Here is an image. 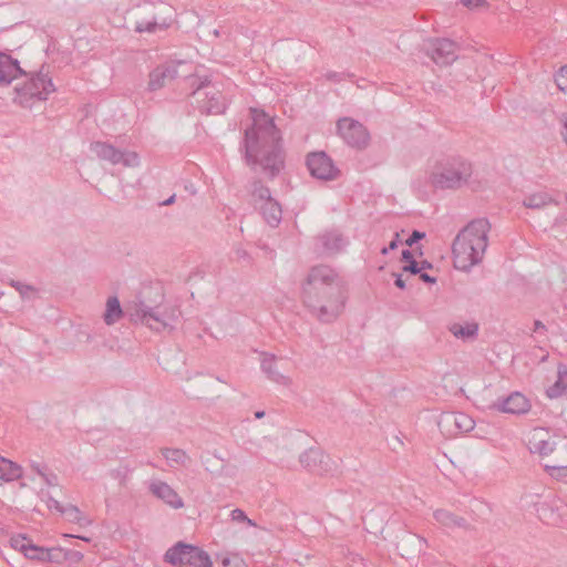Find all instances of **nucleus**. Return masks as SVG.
Wrapping results in <instances>:
<instances>
[{"label": "nucleus", "mask_w": 567, "mask_h": 567, "mask_svg": "<svg viewBox=\"0 0 567 567\" xmlns=\"http://www.w3.org/2000/svg\"><path fill=\"white\" fill-rule=\"evenodd\" d=\"M250 163L272 179L285 167L281 133L275 124V116L264 109L250 106Z\"/></svg>", "instance_id": "1"}, {"label": "nucleus", "mask_w": 567, "mask_h": 567, "mask_svg": "<svg viewBox=\"0 0 567 567\" xmlns=\"http://www.w3.org/2000/svg\"><path fill=\"white\" fill-rule=\"evenodd\" d=\"M346 295L341 280L328 266L311 268L303 285V303L321 322L334 321L342 312Z\"/></svg>", "instance_id": "2"}, {"label": "nucleus", "mask_w": 567, "mask_h": 567, "mask_svg": "<svg viewBox=\"0 0 567 567\" xmlns=\"http://www.w3.org/2000/svg\"><path fill=\"white\" fill-rule=\"evenodd\" d=\"M491 224L486 218L468 223L455 237L452 245L454 267L468 271L482 261L486 251Z\"/></svg>", "instance_id": "3"}, {"label": "nucleus", "mask_w": 567, "mask_h": 567, "mask_svg": "<svg viewBox=\"0 0 567 567\" xmlns=\"http://www.w3.org/2000/svg\"><path fill=\"white\" fill-rule=\"evenodd\" d=\"M473 174L472 164L454 157L437 163L430 174V184L436 189H457L470 185Z\"/></svg>", "instance_id": "4"}, {"label": "nucleus", "mask_w": 567, "mask_h": 567, "mask_svg": "<svg viewBox=\"0 0 567 567\" xmlns=\"http://www.w3.org/2000/svg\"><path fill=\"white\" fill-rule=\"evenodd\" d=\"M130 13L137 33L166 30L173 21V10L164 2H145L133 8Z\"/></svg>", "instance_id": "5"}, {"label": "nucleus", "mask_w": 567, "mask_h": 567, "mask_svg": "<svg viewBox=\"0 0 567 567\" xmlns=\"http://www.w3.org/2000/svg\"><path fill=\"white\" fill-rule=\"evenodd\" d=\"M189 86L193 89L192 96L196 100L198 109L203 114H223L227 107L221 91L207 76H187Z\"/></svg>", "instance_id": "6"}, {"label": "nucleus", "mask_w": 567, "mask_h": 567, "mask_svg": "<svg viewBox=\"0 0 567 567\" xmlns=\"http://www.w3.org/2000/svg\"><path fill=\"white\" fill-rule=\"evenodd\" d=\"M13 101L22 107H31L35 101H47L49 95L55 91L49 72L42 65L38 72L31 73L29 81L22 86H16Z\"/></svg>", "instance_id": "7"}, {"label": "nucleus", "mask_w": 567, "mask_h": 567, "mask_svg": "<svg viewBox=\"0 0 567 567\" xmlns=\"http://www.w3.org/2000/svg\"><path fill=\"white\" fill-rule=\"evenodd\" d=\"M179 316L181 311L177 308L150 307L143 301L136 305L134 312L131 313L134 321H141L155 331L173 328Z\"/></svg>", "instance_id": "8"}, {"label": "nucleus", "mask_w": 567, "mask_h": 567, "mask_svg": "<svg viewBox=\"0 0 567 567\" xmlns=\"http://www.w3.org/2000/svg\"><path fill=\"white\" fill-rule=\"evenodd\" d=\"M165 561L178 567H213L209 555L202 548L178 542L165 553Z\"/></svg>", "instance_id": "9"}, {"label": "nucleus", "mask_w": 567, "mask_h": 567, "mask_svg": "<svg viewBox=\"0 0 567 567\" xmlns=\"http://www.w3.org/2000/svg\"><path fill=\"white\" fill-rule=\"evenodd\" d=\"M251 196L255 208L259 210L262 219L271 227H277L282 217L280 204L271 197L270 189L260 184H255Z\"/></svg>", "instance_id": "10"}, {"label": "nucleus", "mask_w": 567, "mask_h": 567, "mask_svg": "<svg viewBox=\"0 0 567 567\" xmlns=\"http://www.w3.org/2000/svg\"><path fill=\"white\" fill-rule=\"evenodd\" d=\"M90 150L97 158L110 162L112 165L122 164L125 167L140 166V156L136 152L121 151L107 142H92Z\"/></svg>", "instance_id": "11"}, {"label": "nucleus", "mask_w": 567, "mask_h": 567, "mask_svg": "<svg viewBox=\"0 0 567 567\" xmlns=\"http://www.w3.org/2000/svg\"><path fill=\"white\" fill-rule=\"evenodd\" d=\"M337 130L342 140L353 148L363 150L369 145L370 134L367 127L353 118H340L337 122Z\"/></svg>", "instance_id": "12"}, {"label": "nucleus", "mask_w": 567, "mask_h": 567, "mask_svg": "<svg viewBox=\"0 0 567 567\" xmlns=\"http://www.w3.org/2000/svg\"><path fill=\"white\" fill-rule=\"evenodd\" d=\"M422 50L437 65H450L456 60L457 44L446 38H435L424 41Z\"/></svg>", "instance_id": "13"}, {"label": "nucleus", "mask_w": 567, "mask_h": 567, "mask_svg": "<svg viewBox=\"0 0 567 567\" xmlns=\"http://www.w3.org/2000/svg\"><path fill=\"white\" fill-rule=\"evenodd\" d=\"M299 462L303 468L317 474L326 475L332 473L337 464L319 447H310L299 456Z\"/></svg>", "instance_id": "14"}, {"label": "nucleus", "mask_w": 567, "mask_h": 567, "mask_svg": "<svg viewBox=\"0 0 567 567\" xmlns=\"http://www.w3.org/2000/svg\"><path fill=\"white\" fill-rule=\"evenodd\" d=\"M306 164L311 176L318 179L333 181L340 174L339 168L324 152L310 153Z\"/></svg>", "instance_id": "15"}, {"label": "nucleus", "mask_w": 567, "mask_h": 567, "mask_svg": "<svg viewBox=\"0 0 567 567\" xmlns=\"http://www.w3.org/2000/svg\"><path fill=\"white\" fill-rule=\"evenodd\" d=\"M184 62H166L157 65L148 74L147 91L155 92L165 86L167 81H172L178 76V66Z\"/></svg>", "instance_id": "16"}, {"label": "nucleus", "mask_w": 567, "mask_h": 567, "mask_svg": "<svg viewBox=\"0 0 567 567\" xmlns=\"http://www.w3.org/2000/svg\"><path fill=\"white\" fill-rule=\"evenodd\" d=\"M527 447L530 453L547 456L555 451L556 442L546 429L535 427L528 434Z\"/></svg>", "instance_id": "17"}, {"label": "nucleus", "mask_w": 567, "mask_h": 567, "mask_svg": "<svg viewBox=\"0 0 567 567\" xmlns=\"http://www.w3.org/2000/svg\"><path fill=\"white\" fill-rule=\"evenodd\" d=\"M530 406L529 400L520 392H513L493 404V408L499 412L517 415L527 413Z\"/></svg>", "instance_id": "18"}, {"label": "nucleus", "mask_w": 567, "mask_h": 567, "mask_svg": "<svg viewBox=\"0 0 567 567\" xmlns=\"http://www.w3.org/2000/svg\"><path fill=\"white\" fill-rule=\"evenodd\" d=\"M150 492L171 507L178 509L184 506L182 497L166 482L154 480L150 483Z\"/></svg>", "instance_id": "19"}, {"label": "nucleus", "mask_w": 567, "mask_h": 567, "mask_svg": "<svg viewBox=\"0 0 567 567\" xmlns=\"http://www.w3.org/2000/svg\"><path fill=\"white\" fill-rule=\"evenodd\" d=\"M18 75H27L19 61L7 53L0 52V84L8 85Z\"/></svg>", "instance_id": "20"}, {"label": "nucleus", "mask_w": 567, "mask_h": 567, "mask_svg": "<svg viewBox=\"0 0 567 567\" xmlns=\"http://www.w3.org/2000/svg\"><path fill=\"white\" fill-rule=\"evenodd\" d=\"M254 353L257 355L256 360L260 362V368L262 372L267 375V378L278 384L287 385L290 383L289 378L285 377L284 374L279 373L275 369L276 364V358L272 354H268L265 352H258L254 351Z\"/></svg>", "instance_id": "21"}, {"label": "nucleus", "mask_w": 567, "mask_h": 567, "mask_svg": "<svg viewBox=\"0 0 567 567\" xmlns=\"http://www.w3.org/2000/svg\"><path fill=\"white\" fill-rule=\"evenodd\" d=\"M317 245L324 254H336L342 250L347 245L344 237L337 230H331L322 234L317 239Z\"/></svg>", "instance_id": "22"}, {"label": "nucleus", "mask_w": 567, "mask_h": 567, "mask_svg": "<svg viewBox=\"0 0 567 567\" xmlns=\"http://www.w3.org/2000/svg\"><path fill=\"white\" fill-rule=\"evenodd\" d=\"M540 516L548 520L549 524L559 525L565 522L567 517V505H563L560 502L553 501L550 503L542 504L538 509Z\"/></svg>", "instance_id": "23"}, {"label": "nucleus", "mask_w": 567, "mask_h": 567, "mask_svg": "<svg viewBox=\"0 0 567 567\" xmlns=\"http://www.w3.org/2000/svg\"><path fill=\"white\" fill-rule=\"evenodd\" d=\"M434 519L444 528H464L468 527V523L465 518L457 516L446 509H436L433 513Z\"/></svg>", "instance_id": "24"}, {"label": "nucleus", "mask_w": 567, "mask_h": 567, "mask_svg": "<svg viewBox=\"0 0 567 567\" xmlns=\"http://www.w3.org/2000/svg\"><path fill=\"white\" fill-rule=\"evenodd\" d=\"M22 467L3 456H0V480L3 482H13L22 477Z\"/></svg>", "instance_id": "25"}, {"label": "nucleus", "mask_w": 567, "mask_h": 567, "mask_svg": "<svg viewBox=\"0 0 567 567\" xmlns=\"http://www.w3.org/2000/svg\"><path fill=\"white\" fill-rule=\"evenodd\" d=\"M567 389V365L559 363L557 367V380L546 390V394L550 399L559 398Z\"/></svg>", "instance_id": "26"}, {"label": "nucleus", "mask_w": 567, "mask_h": 567, "mask_svg": "<svg viewBox=\"0 0 567 567\" xmlns=\"http://www.w3.org/2000/svg\"><path fill=\"white\" fill-rule=\"evenodd\" d=\"M549 204L557 205V202L546 192L529 194L523 199V205L530 209H542Z\"/></svg>", "instance_id": "27"}, {"label": "nucleus", "mask_w": 567, "mask_h": 567, "mask_svg": "<svg viewBox=\"0 0 567 567\" xmlns=\"http://www.w3.org/2000/svg\"><path fill=\"white\" fill-rule=\"evenodd\" d=\"M450 332L457 339L474 340L478 334V324L476 322H467L465 324L453 323Z\"/></svg>", "instance_id": "28"}, {"label": "nucleus", "mask_w": 567, "mask_h": 567, "mask_svg": "<svg viewBox=\"0 0 567 567\" xmlns=\"http://www.w3.org/2000/svg\"><path fill=\"white\" fill-rule=\"evenodd\" d=\"M123 317V310L116 296L110 297L106 301V309L103 320L107 326L116 323Z\"/></svg>", "instance_id": "29"}, {"label": "nucleus", "mask_w": 567, "mask_h": 567, "mask_svg": "<svg viewBox=\"0 0 567 567\" xmlns=\"http://www.w3.org/2000/svg\"><path fill=\"white\" fill-rule=\"evenodd\" d=\"M445 423H453L461 432H468L474 427V421L465 413H446L443 415Z\"/></svg>", "instance_id": "30"}, {"label": "nucleus", "mask_w": 567, "mask_h": 567, "mask_svg": "<svg viewBox=\"0 0 567 567\" xmlns=\"http://www.w3.org/2000/svg\"><path fill=\"white\" fill-rule=\"evenodd\" d=\"M162 455L167 461L169 466L185 465L188 460L187 454L179 449H162Z\"/></svg>", "instance_id": "31"}, {"label": "nucleus", "mask_w": 567, "mask_h": 567, "mask_svg": "<svg viewBox=\"0 0 567 567\" xmlns=\"http://www.w3.org/2000/svg\"><path fill=\"white\" fill-rule=\"evenodd\" d=\"M61 514L69 520V522H72V523H78L80 524L81 526H84V525H87L90 523L89 519H86L82 512L79 509L78 506L75 505H72V504H68L63 507V509L61 511Z\"/></svg>", "instance_id": "32"}, {"label": "nucleus", "mask_w": 567, "mask_h": 567, "mask_svg": "<svg viewBox=\"0 0 567 567\" xmlns=\"http://www.w3.org/2000/svg\"><path fill=\"white\" fill-rule=\"evenodd\" d=\"M9 285L14 288L22 299L33 300L38 296V288L32 285L23 284L21 281L11 279Z\"/></svg>", "instance_id": "33"}, {"label": "nucleus", "mask_w": 567, "mask_h": 567, "mask_svg": "<svg viewBox=\"0 0 567 567\" xmlns=\"http://www.w3.org/2000/svg\"><path fill=\"white\" fill-rule=\"evenodd\" d=\"M68 559V553L60 547L47 548L42 563L61 565Z\"/></svg>", "instance_id": "34"}, {"label": "nucleus", "mask_w": 567, "mask_h": 567, "mask_svg": "<svg viewBox=\"0 0 567 567\" xmlns=\"http://www.w3.org/2000/svg\"><path fill=\"white\" fill-rule=\"evenodd\" d=\"M402 260L406 262L403 267V271L410 272L412 275L420 274L419 262L415 260L414 255L411 250L404 249L402 251Z\"/></svg>", "instance_id": "35"}, {"label": "nucleus", "mask_w": 567, "mask_h": 567, "mask_svg": "<svg viewBox=\"0 0 567 567\" xmlns=\"http://www.w3.org/2000/svg\"><path fill=\"white\" fill-rule=\"evenodd\" d=\"M250 527H254V532H250V537H254L256 540L261 542L265 546L269 544V540L272 539V534L269 530L257 527V525L250 519Z\"/></svg>", "instance_id": "36"}, {"label": "nucleus", "mask_w": 567, "mask_h": 567, "mask_svg": "<svg viewBox=\"0 0 567 567\" xmlns=\"http://www.w3.org/2000/svg\"><path fill=\"white\" fill-rule=\"evenodd\" d=\"M31 539L22 534L14 535L10 538L11 547L23 554L28 550V545H31Z\"/></svg>", "instance_id": "37"}, {"label": "nucleus", "mask_w": 567, "mask_h": 567, "mask_svg": "<svg viewBox=\"0 0 567 567\" xmlns=\"http://www.w3.org/2000/svg\"><path fill=\"white\" fill-rule=\"evenodd\" d=\"M44 551L45 547H41L31 543V545H28V550L24 553V556L31 560L42 561Z\"/></svg>", "instance_id": "38"}, {"label": "nucleus", "mask_w": 567, "mask_h": 567, "mask_svg": "<svg viewBox=\"0 0 567 567\" xmlns=\"http://www.w3.org/2000/svg\"><path fill=\"white\" fill-rule=\"evenodd\" d=\"M555 83L560 91H567V65L561 66L556 73Z\"/></svg>", "instance_id": "39"}, {"label": "nucleus", "mask_w": 567, "mask_h": 567, "mask_svg": "<svg viewBox=\"0 0 567 567\" xmlns=\"http://www.w3.org/2000/svg\"><path fill=\"white\" fill-rule=\"evenodd\" d=\"M546 472L555 478H563L567 476V466L545 465Z\"/></svg>", "instance_id": "40"}, {"label": "nucleus", "mask_w": 567, "mask_h": 567, "mask_svg": "<svg viewBox=\"0 0 567 567\" xmlns=\"http://www.w3.org/2000/svg\"><path fill=\"white\" fill-rule=\"evenodd\" d=\"M224 567H246V564L243 558H240L237 554L231 556H227L223 559Z\"/></svg>", "instance_id": "41"}, {"label": "nucleus", "mask_w": 567, "mask_h": 567, "mask_svg": "<svg viewBox=\"0 0 567 567\" xmlns=\"http://www.w3.org/2000/svg\"><path fill=\"white\" fill-rule=\"evenodd\" d=\"M243 141L240 143L241 156L248 163V126L241 128Z\"/></svg>", "instance_id": "42"}, {"label": "nucleus", "mask_w": 567, "mask_h": 567, "mask_svg": "<svg viewBox=\"0 0 567 567\" xmlns=\"http://www.w3.org/2000/svg\"><path fill=\"white\" fill-rule=\"evenodd\" d=\"M425 237V233L420 230H413L410 237L405 240V245L412 247L414 244Z\"/></svg>", "instance_id": "43"}, {"label": "nucleus", "mask_w": 567, "mask_h": 567, "mask_svg": "<svg viewBox=\"0 0 567 567\" xmlns=\"http://www.w3.org/2000/svg\"><path fill=\"white\" fill-rule=\"evenodd\" d=\"M230 519L233 522H245V520H248V516L247 514L240 509V508H235L230 512Z\"/></svg>", "instance_id": "44"}, {"label": "nucleus", "mask_w": 567, "mask_h": 567, "mask_svg": "<svg viewBox=\"0 0 567 567\" xmlns=\"http://www.w3.org/2000/svg\"><path fill=\"white\" fill-rule=\"evenodd\" d=\"M41 477L48 486H56L58 485L59 478H58L56 474H54L51 471H47Z\"/></svg>", "instance_id": "45"}, {"label": "nucleus", "mask_w": 567, "mask_h": 567, "mask_svg": "<svg viewBox=\"0 0 567 567\" xmlns=\"http://www.w3.org/2000/svg\"><path fill=\"white\" fill-rule=\"evenodd\" d=\"M460 2L468 9L482 8L487 4L486 0H460Z\"/></svg>", "instance_id": "46"}, {"label": "nucleus", "mask_w": 567, "mask_h": 567, "mask_svg": "<svg viewBox=\"0 0 567 567\" xmlns=\"http://www.w3.org/2000/svg\"><path fill=\"white\" fill-rule=\"evenodd\" d=\"M47 505H48L49 509H54V511L59 512L60 514L64 507L63 505L60 504L59 501H56L54 497H52L50 495L47 498Z\"/></svg>", "instance_id": "47"}, {"label": "nucleus", "mask_w": 567, "mask_h": 567, "mask_svg": "<svg viewBox=\"0 0 567 567\" xmlns=\"http://www.w3.org/2000/svg\"><path fill=\"white\" fill-rule=\"evenodd\" d=\"M31 468L33 472H35L40 477L47 472L49 471L47 465L44 464H41L39 462H34L32 461L31 464H30Z\"/></svg>", "instance_id": "48"}, {"label": "nucleus", "mask_w": 567, "mask_h": 567, "mask_svg": "<svg viewBox=\"0 0 567 567\" xmlns=\"http://www.w3.org/2000/svg\"><path fill=\"white\" fill-rule=\"evenodd\" d=\"M399 245V234L396 233L394 238L390 241L388 247H383L381 249V254L386 255L390 250H394Z\"/></svg>", "instance_id": "49"}, {"label": "nucleus", "mask_w": 567, "mask_h": 567, "mask_svg": "<svg viewBox=\"0 0 567 567\" xmlns=\"http://www.w3.org/2000/svg\"><path fill=\"white\" fill-rule=\"evenodd\" d=\"M327 80L333 81V82H341L346 79L344 73H338V72H328L326 74Z\"/></svg>", "instance_id": "50"}, {"label": "nucleus", "mask_w": 567, "mask_h": 567, "mask_svg": "<svg viewBox=\"0 0 567 567\" xmlns=\"http://www.w3.org/2000/svg\"><path fill=\"white\" fill-rule=\"evenodd\" d=\"M560 123L563 125L561 136L565 143L567 144V113H564L560 117Z\"/></svg>", "instance_id": "51"}, {"label": "nucleus", "mask_w": 567, "mask_h": 567, "mask_svg": "<svg viewBox=\"0 0 567 567\" xmlns=\"http://www.w3.org/2000/svg\"><path fill=\"white\" fill-rule=\"evenodd\" d=\"M420 276V279L425 282V284H435L436 282V278L435 277H432L430 276L429 274L426 272H421V274H417Z\"/></svg>", "instance_id": "52"}, {"label": "nucleus", "mask_w": 567, "mask_h": 567, "mask_svg": "<svg viewBox=\"0 0 567 567\" xmlns=\"http://www.w3.org/2000/svg\"><path fill=\"white\" fill-rule=\"evenodd\" d=\"M393 276L395 277L394 285L399 289H404L405 288V281L402 279V276L398 275V274H393Z\"/></svg>", "instance_id": "53"}, {"label": "nucleus", "mask_w": 567, "mask_h": 567, "mask_svg": "<svg viewBox=\"0 0 567 567\" xmlns=\"http://www.w3.org/2000/svg\"><path fill=\"white\" fill-rule=\"evenodd\" d=\"M546 326L540 321V320H535L534 321V331L537 332V331H546Z\"/></svg>", "instance_id": "54"}, {"label": "nucleus", "mask_w": 567, "mask_h": 567, "mask_svg": "<svg viewBox=\"0 0 567 567\" xmlns=\"http://www.w3.org/2000/svg\"><path fill=\"white\" fill-rule=\"evenodd\" d=\"M432 264L427 260H422L421 262H419L420 274L425 269H432Z\"/></svg>", "instance_id": "55"}, {"label": "nucleus", "mask_w": 567, "mask_h": 567, "mask_svg": "<svg viewBox=\"0 0 567 567\" xmlns=\"http://www.w3.org/2000/svg\"><path fill=\"white\" fill-rule=\"evenodd\" d=\"M175 202V195L171 196L169 198H167L163 205H171Z\"/></svg>", "instance_id": "56"}, {"label": "nucleus", "mask_w": 567, "mask_h": 567, "mask_svg": "<svg viewBox=\"0 0 567 567\" xmlns=\"http://www.w3.org/2000/svg\"><path fill=\"white\" fill-rule=\"evenodd\" d=\"M264 415H265V411H261V410H260V411H256V412H255V417H256V419H261Z\"/></svg>", "instance_id": "57"}, {"label": "nucleus", "mask_w": 567, "mask_h": 567, "mask_svg": "<svg viewBox=\"0 0 567 567\" xmlns=\"http://www.w3.org/2000/svg\"><path fill=\"white\" fill-rule=\"evenodd\" d=\"M237 256L240 258V257H245L246 256V251L243 250V249H237L236 251Z\"/></svg>", "instance_id": "58"}, {"label": "nucleus", "mask_w": 567, "mask_h": 567, "mask_svg": "<svg viewBox=\"0 0 567 567\" xmlns=\"http://www.w3.org/2000/svg\"><path fill=\"white\" fill-rule=\"evenodd\" d=\"M75 537H76V538H79V539H82V540H84V542H90V540H91V538H89V537H86V536H80V535H78V536H75Z\"/></svg>", "instance_id": "59"}, {"label": "nucleus", "mask_w": 567, "mask_h": 567, "mask_svg": "<svg viewBox=\"0 0 567 567\" xmlns=\"http://www.w3.org/2000/svg\"><path fill=\"white\" fill-rule=\"evenodd\" d=\"M214 34H215L216 37H218V35H219V31H218V30H214Z\"/></svg>", "instance_id": "60"}, {"label": "nucleus", "mask_w": 567, "mask_h": 567, "mask_svg": "<svg viewBox=\"0 0 567 567\" xmlns=\"http://www.w3.org/2000/svg\"><path fill=\"white\" fill-rule=\"evenodd\" d=\"M420 540L423 543H426L425 538H423V537H420Z\"/></svg>", "instance_id": "61"}, {"label": "nucleus", "mask_w": 567, "mask_h": 567, "mask_svg": "<svg viewBox=\"0 0 567 567\" xmlns=\"http://www.w3.org/2000/svg\"><path fill=\"white\" fill-rule=\"evenodd\" d=\"M2 296V292L0 291V297Z\"/></svg>", "instance_id": "62"}]
</instances>
